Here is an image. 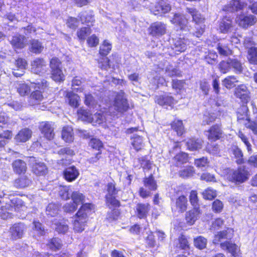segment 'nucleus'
Wrapping results in <instances>:
<instances>
[{"mask_svg":"<svg viewBox=\"0 0 257 257\" xmlns=\"http://www.w3.org/2000/svg\"><path fill=\"white\" fill-rule=\"evenodd\" d=\"M84 103L90 108L95 107L97 104V101L93 97L91 94L89 93H84Z\"/></svg>","mask_w":257,"mask_h":257,"instance_id":"obj_50","label":"nucleus"},{"mask_svg":"<svg viewBox=\"0 0 257 257\" xmlns=\"http://www.w3.org/2000/svg\"><path fill=\"white\" fill-rule=\"evenodd\" d=\"M155 102L160 106L166 107L170 106L172 108H173L174 104L176 103L174 97L171 95L170 93H167L156 96Z\"/></svg>","mask_w":257,"mask_h":257,"instance_id":"obj_11","label":"nucleus"},{"mask_svg":"<svg viewBox=\"0 0 257 257\" xmlns=\"http://www.w3.org/2000/svg\"><path fill=\"white\" fill-rule=\"evenodd\" d=\"M46 66L44 59L37 58L31 63V70L34 73L39 74L42 72Z\"/></svg>","mask_w":257,"mask_h":257,"instance_id":"obj_27","label":"nucleus"},{"mask_svg":"<svg viewBox=\"0 0 257 257\" xmlns=\"http://www.w3.org/2000/svg\"><path fill=\"white\" fill-rule=\"evenodd\" d=\"M139 163L144 171L152 169V162L148 159L147 156H143L140 159Z\"/></svg>","mask_w":257,"mask_h":257,"instance_id":"obj_57","label":"nucleus"},{"mask_svg":"<svg viewBox=\"0 0 257 257\" xmlns=\"http://www.w3.org/2000/svg\"><path fill=\"white\" fill-rule=\"evenodd\" d=\"M234 26L232 19L227 16H224L219 24V29L221 33L226 34L230 32Z\"/></svg>","mask_w":257,"mask_h":257,"instance_id":"obj_20","label":"nucleus"},{"mask_svg":"<svg viewBox=\"0 0 257 257\" xmlns=\"http://www.w3.org/2000/svg\"><path fill=\"white\" fill-rule=\"evenodd\" d=\"M194 246L198 249L202 250L206 248L207 240L203 236L199 235L193 239Z\"/></svg>","mask_w":257,"mask_h":257,"instance_id":"obj_43","label":"nucleus"},{"mask_svg":"<svg viewBox=\"0 0 257 257\" xmlns=\"http://www.w3.org/2000/svg\"><path fill=\"white\" fill-rule=\"evenodd\" d=\"M44 49L43 44L38 40L32 39L30 41V51L35 54L41 53Z\"/></svg>","mask_w":257,"mask_h":257,"instance_id":"obj_39","label":"nucleus"},{"mask_svg":"<svg viewBox=\"0 0 257 257\" xmlns=\"http://www.w3.org/2000/svg\"><path fill=\"white\" fill-rule=\"evenodd\" d=\"M190 157L188 153L181 151L176 154L173 158L176 166H179L189 162Z\"/></svg>","mask_w":257,"mask_h":257,"instance_id":"obj_28","label":"nucleus"},{"mask_svg":"<svg viewBox=\"0 0 257 257\" xmlns=\"http://www.w3.org/2000/svg\"><path fill=\"white\" fill-rule=\"evenodd\" d=\"M234 95L241 103H248L250 99V91L244 84H239L234 89Z\"/></svg>","mask_w":257,"mask_h":257,"instance_id":"obj_9","label":"nucleus"},{"mask_svg":"<svg viewBox=\"0 0 257 257\" xmlns=\"http://www.w3.org/2000/svg\"><path fill=\"white\" fill-rule=\"evenodd\" d=\"M32 170L34 174L38 176L45 175L47 172V168L44 163H36L32 167Z\"/></svg>","mask_w":257,"mask_h":257,"instance_id":"obj_40","label":"nucleus"},{"mask_svg":"<svg viewBox=\"0 0 257 257\" xmlns=\"http://www.w3.org/2000/svg\"><path fill=\"white\" fill-rule=\"evenodd\" d=\"M171 22L176 27H178L182 31L188 30V21L187 19L183 15L179 13H175L171 20Z\"/></svg>","mask_w":257,"mask_h":257,"instance_id":"obj_13","label":"nucleus"},{"mask_svg":"<svg viewBox=\"0 0 257 257\" xmlns=\"http://www.w3.org/2000/svg\"><path fill=\"white\" fill-rule=\"evenodd\" d=\"M105 120V117L100 113H96L92 114L90 123H91L93 125H96L97 124L102 123Z\"/></svg>","mask_w":257,"mask_h":257,"instance_id":"obj_56","label":"nucleus"},{"mask_svg":"<svg viewBox=\"0 0 257 257\" xmlns=\"http://www.w3.org/2000/svg\"><path fill=\"white\" fill-rule=\"evenodd\" d=\"M31 183V180L27 175L21 176L14 181V187L18 189L27 187Z\"/></svg>","mask_w":257,"mask_h":257,"instance_id":"obj_34","label":"nucleus"},{"mask_svg":"<svg viewBox=\"0 0 257 257\" xmlns=\"http://www.w3.org/2000/svg\"><path fill=\"white\" fill-rule=\"evenodd\" d=\"M218 68L221 73L225 74L229 72L231 69L230 60L229 61L222 60L218 65Z\"/></svg>","mask_w":257,"mask_h":257,"instance_id":"obj_60","label":"nucleus"},{"mask_svg":"<svg viewBox=\"0 0 257 257\" xmlns=\"http://www.w3.org/2000/svg\"><path fill=\"white\" fill-rule=\"evenodd\" d=\"M18 92L21 96L27 95L30 92V87L29 85L22 82H19L16 86Z\"/></svg>","mask_w":257,"mask_h":257,"instance_id":"obj_49","label":"nucleus"},{"mask_svg":"<svg viewBox=\"0 0 257 257\" xmlns=\"http://www.w3.org/2000/svg\"><path fill=\"white\" fill-rule=\"evenodd\" d=\"M238 82L237 77L234 75L228 76L222 80L223 85L227 89H231L234 87L235 83Z\"/></svg>","mask_w":257,"mask_h":257,"instance_id":"obj_47","label":"nucleus"},{"mask_svg":"<svg viewBox=\"0 0 257 257\" xmlns=\"http://www.w3.org/2000/svg\"><path fill=\"white\" fill-rule=\"evenodd\" d=\"M189 200L190 204L193 207H200L199 198L198 192L196 190H192L190 192Z\"/></svg>","mask_w":257,"mask_h":257,"instance_id":"obj_46","label":"nucleus"},{"mask_svg":"<svg viewBox=\"0 0 257 257\" xmlns=\"http://www.w3.org/2000/svg\"><path fill=\"white\" fill-rule=\"evenodd\" d=\"M246 58L249 64L257 65V47L252 46L248 48Z\"/></svg>","mask_w":257,"mask_h":257,"instance_id":"obj_38","label":"nucleus"},{"mask_svg":"<svg viewBox=\"0 0 257 257\" xmlns=\"http://www.w3.org/2000/svg\"><path fill=\"white\" fill-rule=\"evenodd\" d=\"M66 97L67 101L71 106L76 108L79 105L80 97L77 94L68 92L66 95Z\"/></svg>","mask_w":257,"mask_h":257,"instance_id":"obj_42","label":"nucleus"},{"mask_svg":"<svg viewBox=\"0 0 257 257\" xmlns=\"http://www.w3.org/2000/svg\"><path fill=\"white\" fill-rule=\"evenodd\" d=\"M114 107L115 109L121 113L127 110L128 107L127 99L124 97V93L123 92H120L116 95Z\"/></svg>","mask_w":257,"mask_h":257,"instance_id":"obj_14","label":"nucleus"},{"mask_svg":"<svg viewBox=\"0 0 257 257\" xmlns=\"http://www.w3.org/2000/svg\"><path fill=\"white\" fill-rule=\"evenodd\" d=\"M78 17L82 24H85L88 27L93 26L95 21L93 12L90 10L81 12Z\"/></svg>","mask_w":257,"mask_h":257,"instance_id":"obj_24","label":"nucleus"},{"mask_svg":"<svg viewBox=\"0 0 257 257\" xmlns=\"http://www.w3.org/2000/svg\"><path fill=\"white\" fill-rule=\"evenodd\" d=\"M59 210V206L55 203H50L47 206L46 213L48 216H55L58 214Z\"/></svg>","mask_w":257,"mask_h":257,"instance_id":"obj_51","label":"nucleus"},{"mask_svg":"<svg viewBox=\"0 0 257 257\" xmlns=\"http://www.w3.org/2000/svg\"><path fill=\"white\" fill-rule=\"evenodd\" d=\"M118 190L113 183H109L107 185V194L105 195L106 204L110 207H116L119 206V202L116 199V195Z\"/></svg>","mask_w":257,"mask_h":257,"instance_id":"obj_8","label":"nucleus"},{"mask_svg":"<svg viewBox=\"0 0 257 257\" xmlns=\"http://www.w3.org/2000/svg\"><path fill=\"white\" fill-rule=\"evenodd\" d=\"M44 100V97L41 91L36 90L31 94L29 98V103L30 105H38Z\"/></svg>","mask_w":257,"mask_h":257,"instance_id":"obj_33","label":"nucleus"},{"mask_svg":"<svg viewBox=\"0 0 257 257\" xmlns=\"http://www.w3.org/2000/svg\"><path fill=\"white\" fill-rule=\"evenodd\" d=\"M223 203L219 199L214 200L211 205V209L213 212L215 213H220L223 209Z\"/></svg>","mask_w":257,"mask_h":257,"instance_id":"obj_55","label":"nucleus"},{"mask_svg":"<svg viewBox=\"0 0 257 257\" xmlns=\"http://www.w3.org/2000/svg\"><path fill=\"white\" fill-rule=\"evenodd\" d=\"M52 222V227L59 233H65L68 231L67 221L63 219L59 221L55 219Z\"/></svg>","mask_w":257,"mask_h":257,"instance_id":"obj_35","label":"nucleus"},{"mask_svg":"<svg viewBox=\"0 0 257 257\" xmlns=\"http://www.w3.org/2000/svg\"><path fill=\"white\" fill-rule=\"evenodd\" d=\"M186 146L188 150L190 151H197L202 148V143L198 139L190 138L186 142Z\"/></svg>","mask_w":257,"mask_h":257,"instance_id":"obj_30","label":"nucleus"},{"mask_svg":"<svg viewBox=\"0 0 257 257\" xmlns=\"http://www.w3.org/2000/svg\"><path fill=\"white\" fill-rule=\"evenodd\" d=\"M25 230L26 227L23 223H19L14 224L10 230L12 238L17 239L22 237Z\"/></svg>","mask_w":257,"mask_h":257,"instance_id":"obj_22","label":"nucleus"},{"mask_svg":"<svg viewBox=\"0 0 257 257\" xmlns=\"http://www.w3.org/2000/svg\"><path fill=\"white\" fill-rule=\"evenodd\" d=\"M204 199L212 200L217 196L216 191L211 187L205 189L201 193Z\"/></svg>","mask_w":257,"mask_h":257,"instance_id":"obj_48","label":"nucleus"},{"mask_svg":"<svg viewBox=\"0 0 257 257\" xmlns=\"http://www.w3.org/2000/svg\"><path fill=\"white\" fill-rule=\"evenodd\" d=\"M249 176V172L244 166L238 167L229 174L228 179L235 185H240L247 181Z\"/></svg>","mask_w":257,"mask_h":257,"instance_id":"obj_5","label":"nucleus"},{"mask_svg":"<svg viewBox=\"0 0 257 257\" xmlns=\"http://www.w3.org/2000/svg\"><path fill=\"white\" fill-rule=\"evenodd\" d=\"M79 173L75 166H71L67 168L64 171V176L65 179L72 182L75 180L79 176Z\"/></svg>","mask_w":257,"mask_h":257,"instance_id":"obj_31","label":"nucleus"},{"mask_svg":"<svg viewBox=\"0 0 257 257\" xmlns=\"http://www.w3.org/2000/svg\"><path fill=\"white\" fill-rule=\"evenodd\" d=\"M151 208V205L148 203H138L135 208V213L140 219L146 218L149 215Z\"/></svg>","mask_w":257,"mask_h":257,"instance_id":"obj_15","label":"nucleus"},{"mask_svg":"<svg viewBox=\"0 0 257 257\" xmlns=\"http://www.w3.org/2000/svg\"><path fill=\"white\" fill-rule=\"evenodd\" d=\"M171 130L175 132L178 137L182 136L186 133L184 125L181 119L174 118L170 123Z\"/></svg>","mask_w":257,"mask_h":257,"instance_id":"obj_23","label":"nucleus"},{"mask_svg":"<svg viewBox=\"0 0 257 257\" xmlns=\"http://www.w3.org/2000/svg\"><path fill=\"white\" fill-rule=\"evenodd\" d=\"M216 49L220 56L227 57L232 54V51L227 44L218 43Z\"/></svg>","mask_w":257,"mask_h":257,"instance_id":"obj_41","label":"nucleus"},{"mask_svg":"<svg viewBox=\"0 0 257 257\" xmlns=\"http://www.w3.org/2000/svg\"><path fill=\"white\" fill-rule=\"evenodd\" d=\"M94 208L91 203L83 204L76 214L73 222V229L76 232H82L84 230L87 221L88 214Z\"/></svg>","mask_w":257,"mask_h":257,"instance_id":"obj_2","label":"nucleus"},{"mask_svg":"<svg viewBox=\"0 0 257 257\" xmlns=\"http://www.w3.org/2000/svg\"><path fill=\"white\" fill-rule=\"evenodd\" d=\"M12 132L7 130L0 134V148L4 147L8 143V140L11 139Z\"/></svg>","mask_w":257,"mask_h":257,"instance_id":"obj_53","label":"nucleus"},{"mask_svg":"<svg viewBox=\"0 0 257 257\" xmlns=\"http://www.w3.org/2000/svg\"><path fill=\"white\" fill-rule=\"evenodd\" d=\"M207 139L210 142H215L224 139L226 135L221 123H214L204 132Z\"/></svg>","mask_w":257,"mask_h":257,"instance_id":"obj_3","label":"nucleus"},{"mask_svg":"<svg viewBox=\"0 0 257 257\" xmlns=\"http://www.w3.org/2000/svg\"><path fill=\"white\" fill-rule=\"evenodd\" d=\"M235 22L239 28L246 30L255 25L257 18L252 14L241 13L236 16Z\"/></svg>","mask_w":257,"mask_h":257,"instance_id":"obj_6","label":"nucleus"},{"mask_svg":"<svg viewBox=\"0 0 257 257\" xmlns=\"http://www.w3.org/2000/svg\"><path fill=\"white\" fill-rule=\"evenodd\" d=\"M234 235V230L231 228H226V229L218 231L215 234L213 239V243L214 244H218L219 242H221V241L223 239H231Z\"/></svg>","mask_w":257,"mask_h":257,"instance_id":"obj_17","label":"nucleus"},{"mask_svg":"<svg viewBox=\"0 0 257 257\" xmlns=\"http://www.w3.org/2000/svg\"><path fill=\"white\" fill-rule=\"evenodd\" d=\"M111 49V44L105 40L100 47L99 53L102 56H106L109 53Z\"/></svg>","mask_w":257,"mask_h":257,"instance_id":"obj_62","label":"nucleus"},{"mask_svg":"<svg viewBox=\"0 0 257 257\" xmlns=\"http://www.w3.org/2000/svg\"><path fill=\"white\" fill-rule=\"evenodd\" d=\"M149 35L153 37H160L166 33V25L163 22H156L150 25L148 28Z\"/></svg>","mask_w":257,"mask_h":257,"instance_id":"obj_12","label":"nucleus"},{"mask_svg":"<svg viewBox=\"0 0 257 257\" xmlns=\"http://www.w3.org/2000/svg\"><path fill=\"white\" fill-rule=\"evenodd\" d=\"M174 47L176 51L179 52H184L187 48L186 43L184 42V40L179 38L174 42Z\"/></svg>","mask_w":257,"mask_h":257,"instance_id":"obj_61","label":"nucleus"},{"mask_svg":"<svg viewBox=\"0 0 257 257\" xmlns=\"http://www.w3.org/2000/svg\"><path fill=\"white\" fill-rule=\"evenodd\" d=\"M189 237L184 233H181L177 238L176 247L182 250H189L191 249V244L189 241Z\"/></svg>","mask_w":257,"mask_h":257,"instance_id":"obj_26","label":"nucleus"},{"mask_svg":"<svg viewBox=\"0 0 257 257\" xmlns=\"http://www.w3.org/2000/svg\"><path fill=\"white\" fill-rule=\"evenodd\" d=\"M12 167L14 172L18 174L25 173L27 168L26 163L20 159L14 161L12 163Z\"/></svg>","mask_w":257,"mask_h":257,"instance_id":"obj_36","label":"nucleus"},{"mask_svg":"<svg viewBox=\"0 0 257 257\" xmlns=\"http://www.w3.org/2000/svg\"><path fill=\"white\" fill-rule=\"evenodd\" d=\"M71 197L73 202L77 206L80 203H83L84 201V196L78 191L72 192L71 194Z\"/></svg>","mask_w":257,"mask_h":257,"instance_id":"obj_52","label":"nucleus"},{"mask_svg":"<svg viewBox=\"0 0 257 257\" xmlns=\"http://www.w3.org/2000/svg\"><path fill=\"white\" fill-rule=\"evenodd\" d=\"M32 131L27 128L21 130L15 136V140L17 143H25L31 137Z\"/></svg>","mask_w":257,"mask_h":257,"instance_id":"obj_29","label":"nucleus"},{"mask_svg":"<svg viewBox=\"0 0 257 257\" xmlns=\"http://www.w3.org/2000/svg\"><path fill=\"white\" fill-rule=\"evenodd\" d=\"M78 114L79 118H80L82 120L90 122L92 114H91L88 111L86 110L80 109L78 111Z\"/></svg>","mask_w":257,"mask_h":257,"instance_id":"obj_64","label":"nucleus"},{"mask_svg":"<svg viewBox=\"0 0 257 257\" xmlns=\"http://www.w3.org/2000/svg\"><path fill=\"white\" fill-rule=\"evenodd\" d=\"M237 121L239 123L249 121V109L247 103H242L236 111Z\"/></svg>","mask_w":257,"mask_h":257,"instance_id":"obj_18","label":"nucleus"},{"mask_svg":"<svg viewBox=\"0 0 257 257\" xmlns=\"http://www.w3.org/2000/svg\"><path fill=\"white\" fill-rule=\"evenodd\" d=\"M40 129L42 133L49 140L53 139L54 137L53 124L49 122H42L40 126Z\"/></svg>","mask_w":257,"mask_h":257,"instance_id":"obj_25","label":"nucleus"},{"mask_svg":"<svg viewBox=\"0 0 257 257\" xmlns=\"http://www.w3.org/2000/svg\"><path fill=\"white\" fill-rule=\"evenodd\" d=\"M172 10V6L170 4L163 2V0H160L155 4L154 8V13L155 15H164L169 13Z\"/></svg>","mask_w":257,"mask_h":257,"instance_id":"obj_19","label":"nucleus"},{"mask_svg":"<svg viewBox=\"0 0 257 257\" xmlns=\"http://www.w3.org/2000/svg\"><path fill=\"white\" fill-rule=\"evenodd\" d=\"M230 65L231 67L234 69L236 73L240 74L243 71V67L240 61L235 59H230Z\"/></svg>","mask_w":257,"mask_h":257,"instance_id":"obj_59","label":"nucleus"},{"mask_svg":"<svg viewBox=\"0 0 257 257\" xmlns=\"http://www.w3.org/2000/svg\"><path fill=\"white\" fill-rule=\"evenodd\" d=\"M201 214V211L200 207H193L185 213V219L186 223L189 225H193Z\"/></svg>","mask_w":257,"mask_h":257,"instance_id":"obj_21","label":"nucleus"},{"mask_svg":"<svg viewBox=\"0 0 257 257\" xmlns=\"http://www.w3.org/2000/svg\"><path fill=\"white\" fill-rule=\"evenodd\" d=\"M62 139L67 143H71L73 141L74 136L73 130L71 127H64L62 132Z\"/></svg>","mask_w":257,"mask_h":257,"instance_id":"obj_44","label":"nucleus"},{"mask_svg":"<svg viewBox=\"0 0 257 257\" xmlns=\"http://www.w3.org/2000/svg\"><path fill=\"white\" fill-rule=\"evenodd\" d=\"M195 173V170L191 165H187L178 172L179 177L183 179L191 178L194 176Z\"/></svg>","mask_w":257,"mask_h":257,"instance_id":"obj_37","label":"nucleus"},{"mask_svg":"<svg viewBox=\"0 0 257 257\" xmlns=\"http://www.w3.org/2000/svg\"><path fill=\"white\" fill-rule=\"evenodd\" d=\"M219 246L222 250L229 253L232 257H238L241 254L240 247L230 240L220 242Z\"/></svg>","mask_w":257,"mask_h":257,"instance_id":"obj_10","label":"nucleus"},{"mask_svg":"<svg viewBox=\"0 0 257 257\" xmlns=\"http://www.w3.org/2000/svg\"><path fill=\"white\" fill-rule=\"evenodd\" d=\"M246 6V3L241 0H230L229 4L224 6L223 10L231 12H237L243 10Z\"/></svg>","mask_w":257,"mask_h":257,"instance_id":"obj_16","label":"nucleus"},{"mask_svg":"<svg viewBox=\"0 0 257 257\" xmlns=\"http://www.w3.org/2000/svg\"><path fill=\"white\" fill-rule=\"evenodd\" d=\"M189 204L187 196L181 194L172 200L171 209L172 212L183 213L186 211Z\"/></svg>","mask_w":257,"mask_h":257,"instance_id":"obj_7","label":"nucleus"},{"mask_svg":"<svg viewBox=\"0 0 257 257\" xmlns=\"http://www.w3.org/2000/svg\"><path fill=\"white\" fill-rule=\"evenodd\" d=\"M205 150L209 154L213 155H216L220 153V148L218 144H207Z\"/></svg>","mask_w":257,"mask_h":257,"instance_id":"obj_54","label":"nucleus"},{"mask_svg":"<svg viewBox=\"0 0 257 257\" xmlns=\"http://www.w3.org/2000/svg\"><path fill=\"white\" fill-rule=\"evenodd\" d=\"M186 11L191 16V21L195 25V30L193 33V35L197 38L201 37L205 32L206 28L205 17L195 8L187 7Z\"/></svg>","mask_w":257,"mask_h":257,"instance_id":"obj_1","label":"nucleus"},{"mask_svg":"<svg viewBox=\"0 0 257 257\" xmlns=\"http://www.w3.org/2000/svg\"><path fill=\"white\" fill-rule=\"evenodd\" d=\"M232 153L236 159L235 162L237 165H241L244 163L243 154L240 149L237 146H234L232 149Z\"/></svg>","mask_w":257,"mask_h":257,"instance_id":"obj_45","label":"nucleus"},{"mask_svg":"<svg viewBox=\"0 0 257 257\" xmlns=\"http://www.w3.org/2000/svg\"><path fill=\"white\" fill-rule=\"evenodd\" d=\"M25 39L24 36L16 34L10 40L12 45L17 49H22L25 46Z\"/></svg>","mask_w":257,"mask_h":257,"instance_id":"obj_32","label":"nucleus"},{"mask_svg":"<svg viewBox=\"0 0 257 257\" xmlns=\"http://www.w3.org/2000/svg\"><path fill=\"white\" fill-rule=\"evenodd\" d=\"M143 183L144 186L148 189L147 191L143 187L139 189V195L143 199L148 198L151 195V191H155L157 190L158 185L152 174L149 176L143 178Z\"/></svg>","mask_w":257,"mask_h":257,"instance_id":"obj_4","label":"nucleus"},{"mask_svg":"<svg viewBox=\"0 0 257 257\" xmlns=\"http://www.w3.org/2000/svg\"><path fill=\"white\" fill-rule=\"evenodd\" d=\"M90 27H85L80 29L77 31L78 37L81 40H84L86 37L91 33Z\"/></svg>","mask_w":257,"mask_h":257,"instance_id":"obj_63","label":"nucleus"},{"mask_svg":"<svg viewBox=\"0 0 257 257\" xmlns=\"http://www.w3.org/2000/svg\"><path fill=\"white\" fill-rule=\"evenodd\" d=\"M209 163V162L207 157H202L194 159V165L198 168L206 167L208 166Z\"/></svg>","mask_w":257,"mask_h":257,"instance_id":"obj_58","label":"nucleus"}]
</instances>
